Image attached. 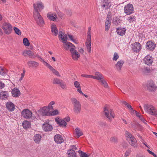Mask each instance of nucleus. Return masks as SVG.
Listing matches in <instances>:
<instances>
[{"instance_id": "393cba45", "label": "nucleus", "mask_w": 157, "mask_h": 157, "mask_svg": "<svg viewBox=\"0 0 157 157\" xmlns=\"http://www.w3.org/2000/svg\"><path fill=\"white\" fill-rule=\"evenodd\" d=\"M124 61L122 60L119 61L115 65V68L118 71H120L124 64Z\"/></svg>"}, {"instance_id": "ea45409f", "label": "nucleus", "mask_w": 157, "mask_h": 157, "mask_svg": "<svg viewBox=\"0 0 157 157\" xmlns=\"http://www.w3.org/2000/svg\"><path fill=\"white\" fill-rule=\"evenodd\" d=\"M86 41H91V27L88 28V31L87 33V36Z\"/></svg>"}, {"instance_id": "4468645a", "label": "nucleus", "mask_w": 157, "mask_h": 157, "mask_svg": "<svg viewBox=\"0 0 157 157\" xmlns=\"http://www.w3.org/2000/svg\"><path fill=\"white\" fill-rule=\"evenodd\" d=\"M75 48H72L71 50V57L74 60H77L80 57V54Z\"/></svg>"}, {"instance_id": "c85d7f7f", "label": "nucleus", "mask_w": 157, "mask_h": 157, "mask_svg": "<svg viewBox=\"0 0 157 157\" xmlns=\"http://www.w3.org/2000/svg\"><path fill=\"white\" fill-rule=\"evenodd\" d=\"M51 32L53 35L56 36L58 34V29L55 25H52L51 26Z\"/></svg>"}, {"instance_id": "c9c22d12", "label": "nucleus", "mask_w": 157, "mask_h": 157, "mask_svg": "<svg viewBox=\"0 0 157 157\" xmlns=\"http://www.w3.org/2000/svg\"><path fill=\"white\" fill-rule=\"evenodd\" d=\"M125 134L126 139L128 141L131 139L132 138L134 137V136L132 134L127 131H126L125 132Z\"/></svg>"}, {"instance_id": "c756f323", "label": "nucleus", "mask_w": 157, "mask_h": 157, "mask_svg": "<svg viewBox=\"0 0 157 157\" xmlns=\"http://www.w3.org/2000/svg\"><path fill=\"white\" fill-rule=\"evenodd\" d=\"M126 29L125 28H117V32L118 34L123 36L125 34Z\"/></svg>"}, {"instance_id": "7c9ffc66", "label": "nucleus", "mask_w": 157, "mask_h": 157, "mask_svg": "<svg viewBox=\"0 0 157 157\" xmlns=\"http://www.w3.org/2000/svg\"><path fill=\"white\" fill-rule=\"evenodd\" d=\"M8 96L7 92L5 91H2L0 93V98L6 100Z\"/></svg>"}, {"instance_id": "774afa93", "label": "nucleus", "mask_w": 157, "mask_h": 157, "mask_svg": "<svg viewBox=\"0 0 157 157\" xmlns=\"http://www.w3.org/2000/svg\"><path fill=\"white\" fill-rule=\"evenodd\" d=\"M78 51L81 53L83 54V52H84V50H83V49L82 48H80V49H79L78 50Z\"/></svg>"}, {"instance_id": "c03bdc74", "label": "nucleus", "mask_w": 157, "mask_h": 157, "mask_svg": "<svg viewBox=\"0 0 157 157\" xmlns=\"http://www.w3.org/2000/svg\"><path fill=\"white\" fill-rule=\"evenodd\" d=\"M59 86L60 87L63 89H66L67 88V85L64 82L61 81L60 83L59 84Z\"/></svg>"}, {"instance_id": "1a4fd4ad", "label": "nucleus", "mask_w": 157, "mask_h": 157, "mask_svg": "<svg viewBox=\"0 0 157 157\" xmlns=\"http://www.w3.org/2000/svg\"><path fill=\"white\" fill-rule=\"evenodd\" d=\"M134 7L132 4L129 3L124 7V12L127 15L132 14L134 12Z\"/></svg>"}, {"instance_id": "e2e57ef3", "label": "nucleus", "mask_w": 157, "mask_h": 157, "mask_svg": "<svg viewBox=\"0 0 157 157\" xmlns=\"http://www.w3.org/2000/svg\"><path fill=\"white\" fill-rule=\"evenodd\" d=\"M81 76L83 77L86 78H90V75H86V74H82Z\"/></svg>"}, {"instance_id": "2eb2a0df", "label": "nucleus", "mask_w": 157, "mask_h": 157, "mask_svg": "<svg viewBox=\"0 0 157 157\" xmlns=\"http://www.w3.org/2000/svg\"><path fill=\"white\" fill-rule=\"evenodd\" d=\"M43 64L47 67L55 75L59 77L60 76V75L58 72L45 61Z\"/></svg>"}, {"instance_id": "3c124183", "label": "nucleus", "mask_w": 157, "mask_h": 157, "mask_svg": "<svg viewBox=\"0 0 157 157\" xmlns=\"http://www.w3.org/2000/svg\"><path fill=\"white\" fill-rule=\"evenodd\" d=\"M25 70H24V69L23 70V72L21 74V76L19 79V81H21L22 80L23 78L25 76Z\"/></svg>"}, {"instance_id": "412c9836", "label": "nucleus", "mask_w": 157, "mask_h": 157, "mask_svg": "<svg viewBox=\"0 0 157 157\" xmlns=\"http://www.w3.org/2000/svg\"><path fill=\"white\" fill-rule=\"evenodd\" d=\"M27 64L29 67L34 68L37 67L40 65L39 63L33 60L28 61L27 63Z\"/></svg>"}, {"instance_id": "f704fd0d", "label": "nucleus", "mask_w": 157, "mask_h": 157, "mask_svg": "<svg viewBox=\"0 0 157 157\" xmlns=\"http://www.w3.org/2000/svg\"><path fill=\"white\" fill-rule=\"evenodd\" d=\"M91 41H86V46L88 52L90 53L91 52Z\"/></svg>"}, {"instance_id": "20e7f679", "label": "nucleus", "mask_w": 157, "mask_h": 157, "mask_svg": "<svg viewBox=\"0 0 157 157\" xmlns=\"http://www.w3.org/2000/svg\"><path fill=\"white\" fill-rule=\"evenodd\" d=\"M23 55L25 56H28L30 58L33 59L36 57L39 59V61L42 62L43 63L45 61L42 57L37 54L35 53L30 50H26L24 51L23 53Z\"/></svg>"}, {"instance_id": "f8f14e48", "label": "nucleus", "mask_w": 157, "mask_h": 157, "mask_svg": "<svg viewBox=\"0 0 157 157\" xmlns=\"http://www.w3.org/2000/svg\"><path fill=\"white\" fill-rule=\"evenodd\" d=\"M22 116L25 119L30 118L32 116V113L28 109H23L21 112Z\"/></svg>"}, {"instance_id": "a19ab883", "label": "nucleus", "mask_w": 157, "mask_h": 157, "mask_svg": "<svg viewBox=\"0 0 157 157\" xmlns=\"http://www.w3.org/2000/svg\"><path fill=\"white\" fill-rule=\"evenodd\" d=\"M75 130L76 131V134L78 136V137H79L83 135L82 132L79 128H76Z\"/></svg>"}, {"instance_id": "aec40b11", "label": "nucleus", "mask_w": 157, "mask_h": 157, "mask_svg": "<svg viewBox=\"0 0 157 157\" xmlns=\"http://www.w3.org/2000/svg\"><path fill=\"white\" fill-rule=\"evenodd\" d=\"M155 47V44L151 41H148L146 44V48L149 51L153 50Z\"/></svg>"}, {"instance_id": "72a5a7b5", "label": "nucleus", "mask_w": 157, "mask_h": 157, "mask_svg": "<svg viewBox=\"0 0 157 157\" xmlns=\"http://www.w3.org/2000/svg\"><path fill=\"white\" fill-rule=\"evenodd\" d=\"M95 76L96 77V79L98 80H101L104 78V77L101 74L98 72H96L95 73Z\"/></svg>"}, {"instance_id": "f257e3e1", "label": "nucleus", "mask_w": 157, "mask_h": 157, "mask_svg": "<svg viewBox=\"0 0 157 157\" xmlns=\"http://www.w3.org/2000/svg\"><path fill=\"white\" fill-rule=\"evenodd\" d=\"M44 7V4L40 1H38L33 4V17L37 24L40 26L44 25V22L39 12L42 10Z\"/></svg>"}, {"instance_id": "338daca9", "label": "nucleus", "mask_w": 157, "mask_h": 157, "mask_svg": "<svg viewBox=\"0 0 157 157\" xmlns=\"http://www.w3.org/2000/svg\"><path fill=\"white\" fill-rule=\"evenodd\" d=\"M130 151H126L125 154V155H124L125 156V157H127L130 154Z\"/></svg>"}, {"instance_id": "4c0bfd02", "label": "nucleus", "mask_w": 157, "mask_h": 157, "mask_svg": "<svg viewBox=\"0 0 157 157\" xmlns=\"http://www.w3.org/2000/svg\"><path fill=\"white\" fill-rule=\"evenodd\" d=\"M127 20L130 23H132L136 20V17L134 16H130L127 19Z\"/></svg>"}, {"instance_id": "39448f33", "label": "nucleus", "mask_w": 157, "mask_h": 157, "mask_svg": "<svg viewBox=\"0 0 157 157\" xmlns=\"http://www.w3.org/2000/svg\"><path fill=\"white\" fill-rule=\"evenodd\" d=\"M104 113L108 119V120L111 122L115 117V114L113 111L109 108L105 106L104 109Z\"/></svg>"}, {"instance_id": "864d4df0", "label": "nucleus", "mask_w": 157, "mask_h": 157, "mask_svg": "<svg viewBox=\"0 0 157 157\" xmlns=\"http://www.w3.org/2000/svg\"><path fill=\"white\" fill-rule=\"evenodd\" d=\"M74 85L75 87L77 88H80L81 87L79 82L77 81H75L74 82Z\"/></svg>"}, {"instance_id": "9d476101", "label": "nucleus", "mask_w": 157, "mask_h": 157, "mask_svg": "<svg viewBox=\"0 0 157 157\" xmlns=\"http://www.w3.org/2000/svg\"><path fill=\"white\" fill-rule=\"evenodd\" d=\"M146 86L147 90L150 91H154L157 88L156 86L152 80H150L147 82Z\"/></svg>"}, {"instance_id": "13d9d810", "label": "nucleus", "mask_w": 157, "mask_h": 157, "mask_svg": "<svg viewBox=\"0 0 157 157\" xmlns=\"http://www.w3.org/2000/svg\"><path fill=\"white\" fill-rule=\"evenodd\" d=\"M5 86V84L0 80V89H2Z\"/></svg>"}, {"instance_id": "09e8293b", "label": "nucleus", "mask_w": 157, "mask_h": 157, "mask_svg": "<svg viewBox=\"0 0 157 157\" xmlns=\"http://www.w3.org/2000/svg\"><path fill=\"white\" fill-rule=\"evenodd\" d=\"M68 36L70 40L76 44L78 43V42H77L76 40L73 38V36L72 35L69 34L68 35Z\"/></svg>"}, {"instance_id": "a211bd4d", "label": "nucleus", "mask_w": 157, "mask_h": 157, "mask_svg": "<svg viewBox=\"0 0 157 157\" xmlns=\"http://www.w3.org/2000/svg\"><path fill=\"white\" fill-rule=\"evenodd\" d=\"M54 141L57 144H61L63 143L64 140L63 137L59 134H56L54 136Z\"/></svg>"}, {"instance_id": "680f3d73", "label": "nucleus", "mask_w": 157, "mask_h": 157, "mask_svg": "<svg viewBox=\"0 0 157 157\" xmlns=\"http://www.w3.org/2000/svg\"><path fill=\"white\" fill-rule=\"evenodd\" d=\"M140 119L141 120V121L143 123H144V124H145L147 125V123L145 122V121H146V120H145L144 119V118H143L142 117H141L140 118Z\"/></svg>"}, {"instance_id": "8fccbe9b", "label": "nucleus", "mask_w": 157, "mask_h": 157, "mask_svg": "<svg viewBox=\"0 0 157 157\" xmlns=\"http://www.w3.org/2000/svg\"><path fill=\"white\" fill-rule=\"evenodd\" d=\"M110 140L112 142L115 143L117 142V138L114 137H112L110 138Z\"/></svg>"}, {"instance_id": "5fc2aeb1", "label": "nucleus", "mask_w": 157, "mask_h": 157, "mask_svg": "<svg viewBox=\"0 0 157 157\" xmlns=\"http://www.w3.org/2000/svg\"><path fill=\"white\" fill-rule=\"evenodd\" d=\"M59 113V111L57 110H55L52 111L51 113V115L55 116L58 114Z\"/></svg>"}, {"instance_id": "69168bd1", "label": "nucleus", "mask_w": 157, "mask_h": 157, "mask_svg": "<svg viewBox=\"0 0 157 157\" xmlns=\"http://www.w3.org/2000/svg\"><path fill=\"white\" fill-rule=\"evenodd\" d=\"M77 91L78 92H79V93L81 94H82V92L81 90V87H80V88H77Z\"/></svg>"}, {"instance_id": "ddd939ff", "label": "nucleus", "mask_w": 157, "mask_h": 157, "mask_svg": "<svg viewBox=\"0 0 157 157\" xmlns=\"http://www.w3.org/2000/svg\"><path fill=\"white\" fill-rule=\"evenodd\" d=\"M132 49L135 52H139L141 49V45L139 42H135L132 44Z\"/></svg>"}, {"instance_id": "6ab92c4d", "label": "nucleus", "mask_w": 157, "mask_h": 157, "mask_svg": "<svg viewBox=\"0 0 157 157\" xmlns=\"http://www.w3.org/2000/svg\"><path fill=\"white\" fill-rule=\"evenodd\" d=\"M101 6L103 9H105L107 10L110 8L111 4L108 0H103Z\"/></svg>"}, {"instance_id": "473e14b6", "label": "nucleus", "mask_w": 157, "mask_h": 157, "mask_svg": "<svg viewBox=\"0 0 157 157\" xmlns=\"http://www.w3.org/2000/svg\"><path fill=\"white\" fill-rule=\"evenodd\" d=\"M68 157H75L76 153L75 151L72 149H70L67 151Z\"/></svg>"}, {"instance_id": "49530a36", "label": "nucleus", "mask_w": 157, "mask_h": 157, "mask_svg": "<svg viewBox=\"0 0 157 157\" xmlns=\"http://www.w3.org/2000/svg\"><path fill=\"white\" fill-rule=\"evenodd\" d=\"M13 29L15 31V32L18 35H21V32L20 30L17 27H14Z\"/></svg>"}, {"instance_id": "79ce46f5", "label": "nucleus", "mask_w": 157, "mask_h": 157, "mask_svg": "<svg viewBox=\"0 0 157 157\" xmlns=\"http://www.w3.org/2000/svg\"><path fill=\"white\" fill-rule=\"evenodd\" d=\"M23 42L24 45L25 46H29L30 44L27 38H24L23 40Z\"/></svg>"}, {"instance_id": "423d86ee", "label": "nucleus", "mask_w": 157, "mask_h": 157, "mask_svg": "<svg viewBox=\"0 0 157 157\" xmlns=\"http://www.w3.org/2000/svg\"><path fill=\"white\" fill-rule=\"evenodd\" d=\"M1 27L3 30L4 33L6 35H10L12 32V26L8 22H5L3 23Z\"/></svg>"}, {"instance_id": "0e129e2a", "label": "nucleus", "mask_w": 157, "mask_h": 157, "mask_svg": "<svg viewBox=\"0 0 157 157\" xmlns=\"http://www.w3.org/2000/svg\"><path fill=\"white\" fill-rule=\"evenodd\" d=\"M70 148H71V149H72L73 150V149L75 150H76L77 149V147L73 145L71 146Z\"/></svg>"}, {"instance_id": "052dcab7", "label": "nucleus", "mask_w": 157, "mask_h": 157, "mask_svg": "<svg viewBox=\"0 0 157 157\" xmlns=\"http://www.w3.org/2000/svg\"><path fill=\"white\" fill-rule=\"evenodd\" d=\"M135 112L136 116L137 117H138L139 118H140L141 117H142V115L140 113L137 112L136 111H135Z\"/></svg>"}, {"instance_id": "cd10ccee", "label": "nucleus", "mask_w": 157, "mask_h": 157, "mask_svg": "<svg viewBox=\"0 0 157 157\" xmlns=\"http://www.w3.org/2000/svg\"><path fill=\"white\" fill-rule=\"evenodd\" d=\"M41 136L40 134H36L33 137V140L36 144H39L41 140Z\"/></svg>"}, {"instance_id": "b1692460", "label": "nucleus", "mask_w": 157, "mask_h": 157, "mask_svg": "<svg viewBox=\"0 0 157 157\" xmlns=\"http://www.w3.org/2000/svg\"><path fill=\"white\" fill-rule=\"evenodd\" d=\"M47 17L49 19L53 21H55L57 18L56 14L51 12H49L47 13Z\"/></svg>"}, {"instance_id": "6e6552de", "label": "nucleus", "mask_w": 157, "mask_h": 157, "mask_svg": "<svg viewBox=\"0 0 157 157\" xmlns=\"http://www.w3.org/2000/svg\"><path fill=\"white\" fill-rule=\"evenodd\" d=\"M55 120L59 126L62 127H66L67 124V122H69L70 121V118L68 116L66 117L63 119H60L59 117H57Z\"/></svg>"}, {"instance_id": "603ef678", "label": "nucleus", "mask_w": 157, "mask_h": 157, "mask_svg": "<svg viewBox=\"0 0 157 157\" xmlns=\"http://www.w3.org/2000/svg\"><path fill=\"white\" fill-rule=\"evenodd\" d=\"M25 70H24V69L23 70V72L21 74V76L19 79V81H21L22 80L23 78L25 76Z\"/></svg>"}, {"instance_id": "2f4dec72", "label": "nucleus", "mask_w": 157, "mask_h": 157, "mask_svg": "<svg viewBox=\"0 0 157 157\" xmlns=\"http://www.w3.org/2000/svg\"><path fill=\"white\" fill-rule=\"evenodd\" d=\"M22 125L24 128L25 129L29 128L31 127L30 123L27 121H23L22 123Z\"/></svg>"}, {"instance_id": "a878e982", "label": "nucleus", "mask_w": 157, "mask_h": 157, "mask_svg": "<svg viewBox=\"0 0 157 157\" xmlns=\"http://www.w3.org/2000/svg\"><path fill=\"white\" fill-rule=\"evenodd\" d=\"M129 144L133 147L136 148L138 147V145L136 139L135 137L132 138L131 139L128 141Z\"/></svg>"}, {"instance_id": "de8ad7c7", "label": "nucleus", "mask_w": 157, "mask_h": 157, "mask_svg": "<svg viewBox=\"0 0 157 157\" xmlns=\"http://www.w3.org/2000/svg\"><path fill=\"white\" fill-rule=\"evenodd\" d=\"M119 58V56L117 52H115L113 55V59L114 61H116Z\"/></svg>"}, {"instance_id": "4d7b16f0", "label": "nucleus", "mask_w": 157, "mask_h": 157, "mask_svg": "<svg viewBox=\"0 0 157 157\" xmlns=\"http://www.w3.org/2000/svg\"><path fill=\"white\" fill-rule=\"evenodd\" d=\"M147 151L149 154L153 155L154 157H157L156 155L155 154L154 152L151 151L150 150L148 149Z\"/></svg>"}, {"instance_id": "37998d69", "label": "nucleus", "mask_w": 157, "mask_h": 157, "mask_svg": "<svg viewBox=\"0 0 157 157\" xmlns=\"http://www.w3.org/2000/svg\"><path fill=\"white\" fill-rule=\"evenodd\" d=\"M78 152L80 154V156L81 157H88V155L85 152H83L79 150L78 151Z\"/></svg>"}, {"instance_id": "f3484780", "label": "nucleus", "mask_w": 157, "mask_h": 157, "mask_svg": "<svg viewBox=\"0 0 157 157\" xmlns=\"http://www.w3.org/2000/svg\"><path fill=\"white\" fill-rule=\"evenodd\" d=\"M111 16L110 15H107L106 20L105 22V30L106 31L109 29L111 23Z\"/></svg>"}, {"instance_id": "0eeeda50", "label": "nucleus", "mask_w": 157, "mask_h": 157, "mask_svg": "<svg viewBox=\"0 0 157 157\" xmlns=\"http://www.w3.org/2000/svg\"><path fill=\"white\" fill-rule=\"evenodd\" d=\"M144 108L149 114L153 116L157 115V109L153 105H145Z\"/></svg>"}, {"instance_id": "6e6d98bb", "label": "nucleus", "mask_w": 157, "mask_h": 157, "mask_svg": "<svg viewBox=\"0 0 157 157\" xmlns=\"http://www.w3.org/2000/svg\"><path fill=\"white\" fill-rule=\"evenodd\" d=\"M5 73V70L2 67L0 68V74L4 75Z\"/></svg>"}, {"instance_id": "58836bf2", "label": "nucleus", "mask_w": 157, "mask_h": 157, "mask_svg": "<svg viewBox=\"0 0 157 157\" xmlns=\"http://www.w3.org/2000/svg\"><path fill=\"white\" fill-rule=\"evenodd\" d=\"M61 81H62V80H60L57 78H55L53 79L52 83L53 84H59Z\"/></svg>"}, {"instance_id": "4be33fe9", "label": "nucleus", "mask_w": 157, "mask_h": 157, "mask_svg": "<svg viewBox=\"0 0 157 157\" xmlns=\"http://www.w3.org/2000/svg\"><path fill=\"white\" fill-rule=\"evenodd\" d=\"M42 128L45 132L51 131L53 129L52 126L48 123L43 124L42 125Z\"/></svg>"}, {"instance_id": "e433bc0d", "label": "nucleus", "mask_w": 157, "mask_h": 157, "mask_svg": "<svg viewBox=\"0 0 157 157\" xmlns=\"http://www.w3.org/2000/svg\"><path fill=\"white\" fill-rule=\"evenodd\" d=\"M121 102L129 110H131L132 111H133V109L132 106L130 105H129L128 103H127L126 101H121Z\"/></svg>"}, {"instance_id": "5701e85b", "label": "nucleus", "mask_w": 157, "mask_h": 157, "mask_svg": "<svg viewBox=\"0 0 157 157\" xmlns=\"http://www.w3.org/2000/svg\"><path fill=\"white\" fill-rule=\"evenodd\" d=\"M6 106L8 110L10 111H13L15 109L14 104L11 102H8L6 103Z\"/></svg>"}, {"instance_id": "dca6fc26", "label": "nucleus", "mask_w": 157, "mask_h": 157, "mask_svg": "<svg viewBox=\"0 0 157 157\" xmlns=\"http://www.w3.org/2000/svg\"><path fill=\"white\" fill-rule=\"evenodd\" d=\"M143 61L146 64L150 65L152 64L153 59L151 56L148 55L144 58Z\"/></svg>"}, {"instance_id": "bb28decb", "label": "nucleus", "mask_w": 157, "mask_h": 157, "mask_svg": "<svg viewBox=\"0 0 157 157\" xmlns=\"http://www.w3.org/2000/svg\"><path fill=\"white\" fill-rule=\"evenodd\" d=\"M12 96L15 97H18L20 95V92L19 90L16 88H14L12 90Z\"/></svg>"}, {"instance_id": "9b49d317", "label": "nucleus", "mask_w": 157, "mask_h": 157, "mask_svg": "<svg viewBox=\"0 0 157 157\" xmlns=\"http://www.w3.org/2000/svg\"><path fill=\"white\" fill-rule=\"evenodd\" d=\"M50 108L47 106H44L42 108L39 109L37 112L39 116H48L49 114V111Z\"/></svg>"}, {"instance_id": "a18cd8bd", "label": "nucleus", "mask_w": 157, "mask_h": 157, "mask_svg": "<svg viewBox=\"0 0 157 157\" xmlns=\"http://www.w3.org/2000/svg\"><path fill=\"white\" fill-rule=\"evenodd\" d=\"M100 82L102 83V85L105 88H107L108 86V84L105 80L103 78L101 80Z\"/></svg>"}, {"instance_id": "f03ea898", "label": "nucleus", "mask_w": 157, "mask_h": 157, "mask_svg": "<svg viewBox=\"0 0 157 157\" xmlns=\"http://www.w3.org/2000/svg\"><path fill=\"white\" fill-rule=\"evenodd\" d=\"M59 36L60 37L63 42V47L66 50H71L72 48H75V46L69 42H67V37L66 34H64V31L62 29H60L59 31Z\"/></svg>"}, {"instance_id": "bf43d9fd", "label": "nucleus", "mask_w": 157, "mask_h": 157, "mask_svg": "<svg viewBox=\"0 0 157 157\" xmlns=\"http://www.w3.org/2000/svg\"><path fill=\"white\" fill-rule=\"evenodd\" d=\"M55 102L54 101H51L47 107L50 108V107H52V105L55 104Z\"/></svg>"}, {"instance_id": "7ed1b4c3", "label": "nucleus", "mask_w": 157, "mask_h": 157, "mask_svg": "<svg viewBox=\"0 0 157 157\" xmlns=\"http://www.w3.org/2000/svg\"><path fill=\"white\" fill-rule=\"evenodd\" d=\"M71 100L73 106V112L75 114H78L81 110V105L80 102L75 98H71Z\"/></svg>"}]
</instances>
